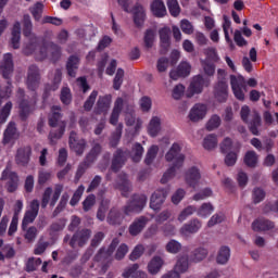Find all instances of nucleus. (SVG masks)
<instances>
[{
	"label": "nucleus",
	"instance_id": "obj_53",
	"mask_svg": "<svg viewBox=\"0 0 278 278\" xmlns=\"http://www.w3.org/2000/svg\"><path fill=\"white\" fill-rule=\"evenodd\" d=\"M143 42L147 49H151L153 47V42H155V30L153 29L146 30Z\"/></svg>",
	"mask_w": 278,
	"mask_h": 278
},
{
	"label": "nucleus",
	"instance_id": "obj_1",
	"mask_svg": "<svg viewBox=\"0 0 278 278\" xmlns=\"http://www.w3.org/2000/svg\"><path fill=\"white\" fill-rule=\"evenodd\" d=\"M62 118H64V114H62V108L60 105H53L48 117V125L49 127H52L48 139L52 147L58 144V140H60L66 131V121Z\"/></svg>",
	"mask_w": 278,
	"mask_h": 278
},
{
	"label": "nucleus",
	"instance_id": "obj_13",
	"mask_svg": "<svg viewBox=\"0 0 278 278\" xmlns=\"http://www.w3.org/2000/svg\"><path fill=\"white\" fill-rule=\"evenodd\" d=\"M31 160V147L24 146L17 149L15 154V164L17 166H23L24 168L29 166Z\"/></svg>",
	"mask_w": 278,
	"mask_h": 278
},
{
	"label": "nucleus",
	"instance_id": "obj_25",
	"mask_svg": "<svg viewBox=\"0 0 278 278\" xmlns=\"http://www.w3.org/2000/svg\"><path fill=\"white\" fill-rule=\"evenodd\" d=\"M161 53L164 55L170 49V28L164 27L159 30Z\"/></svg>",
	"mask_w": 278,
	"mask_h": 278
},
{
	"label": "nucleus",
	"instance_id": "obj_61",
	"mask_svg": "<svg viewBox=\"0 0 278 278\" xmlns=\"http://www.w3.org/2000/svg\"><path fill=\"white\" fill-rule=\"evenodd\" d=\"M122 136H123V124H118L111 137V147H116Z\"/></svg>",
	"mask_w": 278,
	"mask_h": 278
},
{
	"label": "nucleus",
	"instance_id": "obj_14",
	"mask_svg": "<svg viewBox=\"0 0 278 278\" xmlns=\"http://www.w3.org/2000/svg\"><path fill=\"white\" fill-rule=\"evenodd\" d=\"M129 157V151L125 150H117L112 160L111 169L113 173H118L123 166H125V162H127V159Z\"/></svg>",
	"mask_w": 278,
	"mask_h": 278
},
{
	"label": "nucleus",
	"instance_id": "obj_9",
	"mask_svg": "<svg viewBox=\"0 0 278 278\" xmlns=\"http://www.w3.org/2000/svg\"><path fill=\"white\" fill-rule=\"evenodd\" d=\"M147 205V195L135 194L131 200L123 207V212L126 216L130 214H139L141 210H144Z\"/></svg>",
	"mask_w": 278,
	"mask_h": 278
},
{
	"label": "nucleus",
	"instance_id": "obj_2",
	"mask_svg": "<svg viewBox=\"0 0 278 278\" xmlns=\"http://www.w3.org/2000/svg\"><path fill=\"white\" fill-rule=\"evenodd\" d=\"M166 162H174L173 166L169 167L163 177L161 178V184H168L173 177H175V174L181 166H184V162L186 160V156L181 154V147H179L178 143H174L169 151L165 154Z\"/></svg>",
	"mask_w": 278,
	"mask_h": 278
},
{
	"label": "nucleus",
	"instance_id": "obj_37",
	"mask_svg": "<svg viewBox=\"0 0 278 278\" xmlns=\"http://www.w3.org/2000/svg\"><path fill=\"white\" fill-rule=\"evenodd\" d=\"M23 232H24V239L28 244H31L36 242V238H38V228L36 226H30V227H22Z\"/></svg>",
	"mask_w": 278,
	"mask_h": 278
},
{
	"label": "nucleus",
	"instance_id": "obj_50",
	"mask_svg": "<svg viewBox=\"0 0 278 278\" xmlns=\"http://www.w3.org/2000/svg\"><path fill=\"white\" fill-rule=\"evenodd\" d=\"M212 212H214V205H212V203H203L199 210H197L198 216H201L202 218H206Z\"/></svg>",
	"mask_w": 278,
	"mask_h": 278
},
{
	"label": "nucleus",
	"instance_id": "obj_31",
	"mask_svg": "<svg viewBox=\"0 0 278 278\" xmlns=\"http://www.w3.org/2000/svg\"><path fill=\"white\" fill-rule=\"evenodd\" d=\"M123 220H125V215L118 208L113 207L110 210L106 217L109 225H123Z\"/></svg>",
	"mask_w": 278,
	"mask_h": 278
},
{
	"label": "nucleus",
	"instance_id": "obj_52",
	"mask_svg": "<svg viewBox=\"0 0 278 278\" xmlns=\"http://www.w3.org/2000/svg\"><path fill=\"white\" fill-rule=\"evenodd\" d=\"M100 154H101V144L94 143L90 152L86 156V159L88 160V162H91L92 164H94V162L97 161V157H99Z\"/></svg>",
	"mask_w": 278,
	"mask_h": 278
},
{
	"label": "nucleus",
	"instance_id": "obj_22",
	"mask_svg": "<svg viewBox=\"0 0 278 278\" xmlns=\"http://www.w3.org/2000/svg\"><path fill=\"white\" fill-rule=\"evenodd\" d=\"M148 223H149V218H147L146 216H140L136 218L128 228L130 236H138L142 233Z\"/></svg>",
	"mask_w": 278,
	"mask_h": 278
},
{
	"label": "nucleus",
	"instance_id": "obj_16",
	"mask_svg": "<svg viewBox=\"0 0 278 278\" xmlns=\"http://www.w3.org/2000/svg\"><path fill=\"white\" fill-rule=\"evenodd\" d=\"M185 181L190 188H197L201 181V169L197 166L190 167L185 174Z\"/></svg>",
	"mask_w": 278,
	"mask_h": 278
},
{
	"label": "nucleus",
	"instance_id": "obj_38",
	"mask_svg": "<svg viewBox=\"0 0 278 278\" xmlns=\"http://www.w3.org/2000/svg\"><path fill=\"white\" fill-rule=\"evenodd\" d=\"M77 68H79V58L72 55L67 60L66 70L70 77H75L77 75Z\"/></svg>",
	"mask_w": 278,
	"mask_h": 278
},
{
	"label": "nucleus",
	"instance_id": "obj_60",
	"mask_svg": "<svg viewBox=\"0 0 278 278\" xmlns=\"http://www.w3.org/2000/svg\"><path fill=\"white\" fill-rule=\"evenodd\" d=\"M143 253H144V245L137 244L132 250V252L130 253L129 260L131 262H136V260H140V257H142Z\"/></svg>",
	"mask_w": 278,
	"mask_h": 278
},
{
	"label": "nucleus",
	"instance_id": "obj_49",
	"mask_svg": "<svg viewBox=\"0 0 278 278\" xmlns=\"http://www.w3.org/2000/svg\"><path fill=\"white\" fill-rule=\"evenodd\" d=\"M207 257V249L198 248L192 252L191 260L192 262H203Z\"/></svg>",
	"mask_w": 278,
	"mask_h": 278
},
{
	"label": "nucleus",
	"instance_id": "obj_42",
	"mask_svg": "<svg viewBox=\"0 0 278 278\" xmlns=\"http://www.w3.org/2000/svg\"><path fill=\"white\" fill-rule=\"evenodd\" d=\"M144 153V148L140 143H135L132 146L130 157L132 162L138 163L142 160V155Z\"/></svg>",
	"mask_w": 278,
	"mask_h": 278
},
{
	"label": "nucleus",
	"instance_id": "obj_32",
	"mask_svg": "<svg viewBox=\"0 0 278 278\" xmlns=\"http://www.w3.org/2000/svg\"><path fill=\"white\" fill-rule=\"evenodd\" d=\"M140 268V265L132 264L131 266L127 267L124 273L122 274V277L124 278H147V273L144 271H138Z\"/></svg>",
	"mask_w": 278,
	"mask_h": 278
},
{
	"label": "nucleus",
	"instance_id": "obj_5",
	"mask_svg": "<svg viewBox=\"0 0 278 278\" xmlns=\"http://www.w3.org/2000/svg\"><path fill=\"white\" fill-rule=\"evenodd\" d=\"M35 58L39 62L47 60L49 58L51 62H59L62 58V47L58 46L54 42H48L45 46H41L39 49L35 50Z\"/></svg>",
	"mask_w": 278,
	"mask_h": 278
},
{
	"label": "nucleus",
	"instance_id": "obj_11",
	"mask_svg": "<svg viewBox=\"0 0 278 278\" xmlns=\"http://www.w3.org/2000/svg\"><path fill=\"white\" fill-rule=\"evenodd\" d=\"M218 83L215 86V98L219 103H225L227 97H229V86L227 85V79H225V71L218 70Z\"/></svg>",
	"mask_w": 278,
	"mask_h": 278
},
{
	"label": "nucleus",
	"instance_id": "obj_58",
	"mask_svg": "<svg viewBox=\"0 0 278 278\" xmlns=\"http://www.w3.org/2000/svg\"><path fill=\"white\" fill-rule=\"evenodd\" d=\"M125 77V71L123 68H118L113 80L114 90H121V86H123V78Z\"/></svg>",
	"mask_w": 278,
	"mask_h": 278
},
{
	"label": "nucleus",
	"instance_id": "obj_7",
	"mask_svg": "<svg viewBox=\"0 0 278 278\" xmlns=\"http://www.w3.org/2000/svg\"><path fill=\"white\" fill-rule=\"evenodd\" d=\"M90 236H92V230L90 229H80L77 230L73 237L70 235H66L63 239L64 244H70L72 249H83V247H86L88 244V241L90 240Z\"/></svg>",
	"mask_w": 278,
	"mask_h": 278
},
{
	"label": "nucleus",
	"instance_id": "obj_15",
	"mask_svg": "<svg viewBox=\"0 0 278 278\" xmlns=\"http://www.w3.org/2000/svg\"><path fill=\"white\" fill-rule=\"evenodd\" d=\"M27 86L29 90H36L40 86V70L36 65L28 67Z\"/></svg>",
	"mask_w": 278,
	"mask_h": 278
},
{
	"label": "nucleus",
	"instance_id": "obj_63",
	"mask_svg": "<svg viewBox=\"0 0 278 278\" xmlns=\"http://www.w3.org/2000/svg\"><path fill=\"white\" fill-rule=\"evenodd\" d=\"M207 62H218L220 58L218 56V52H216L215 48H207L204 50Z\"/></svg>",
	"mask_w": 278,
	"mask_h": 278
},
{
	"label": "nucleus",
	"instance_id": "obj_27",
	"mask_svg": "<svg viewBox=\"0 0 278 278\" xmlns=\"http://www.w3.org/2000/svg\"><path fill=\"white\" fill-rule=\"evenodd\" d=\"M115 188H117V190H121L123 197H129V192H131V182H129V180L127 179V175H118Z\"/></svg>",
	"mask_w": 278,
	"mask_h": 278
},
{
	"label": "nucleus",
	"instance_id": "obj_41",
	"mask_svg": "<svg viewBox=\"0 0 278 278\" xmlns=\"http://www.w3.org/2000/svg\"><path fill=\"white\" fill-rule=\"evenodd\" d=\"M188 268H189L188 256L184 255L177 260L173 271L178 273V275H180V274L187 273Z\"/></svg>",
	"mask_w": 278,
	"mask_h": 278
},
{
	"label": "nucleus",
	"instance_id": "obj_56",
	"mask_svg": "<svg viewBox=\"0 0 278 278\" xmlns=\"http://www.w3.org/2000/svg\"><path fill=\"white\" fill-rule=\"evenodd\" d=\"M220 116L213 115L206 123L207 131H214V129H218V127H220Z\"/></svg>",
	"mask_w": 278,
	"mask_h": 278
},
{
	"label": "nucleus",
	"instance_id": "obj_34",
	"mask_svg": "<svg viewBox=\"0 0 278 278\" xmlns=\"http://www.w3.org/2000/svg\"><path fill=\"white\" fill-rule=\"evenodd\" d=\"M11 47L13 49L21 48V22H15L11 33Z\"/></svg>",
	"mask_w": 278,
	"mask_h": 278
},
{
	"label": "nucleus",
	"instance_id": "obj_62",
	"mask_svg": "<svg viewBox=\"0 0 278 278\" xmlns=\"http://www.w3.org/2000/svg\"><path fill=\"white\" fill-rule=\"evenodd\" d=\"M61 101L64 105H71V101H73V96L71 94V89L68 87L62 88Z\"/></svg>",
	"mask_w": 278,
	"mask_h": 278
},
{
	"label": "nucleus",
	"instance_id": "obj_55",
	"mask_svg": "<svg viewBox=\"0 0 278 278\" xmlns=\"http://www.w3.org/2000/svg\"><path fill=\"white\" fill-rule=\"evenodd\" d=\"M194 212H197V206L194 205H189L186 208H184L178 215L179 223H184V220H186L188 216H192Z\"/></svg>",
	"mask_w": 278,
	"mask_h": 278
},
{
	"label": "nucleus",
	"instance_id": "obj_45",
	"mask_svg": "<svg viewBox=\"0 0 278 278\" xmlns=\"http://www.w3.org/2000/svg\"><path fill=\"white\" fill-rule=\"evenodd\" d=\"M159 151H160V148L157 146H152L148 150L144 159V164H147V166H151V164H153L155 157H157Z\"/></svg>",
	"mask_w": 278,
	"mask_h": 278
},
{
	"label": "nucleus",
	"instance_id": "obj_21",
	"mask_svg": "<svg viewBox=\"0 0 278 278\" xmlns=\"http://www.w3.org/2000/svg\"><path fill=\"white\" fill-rule=\"evenodd\" d=\"M18 130L16 129V124L14 122H10L7 129L3 134V144H14L16 140H18Z\"/></svg>",
	"mask_w": 278,
	"mask_h": 278
},
{
	"label": "nucleus",
	"instance_id": "obj_57",
	"mask_svg": "<svg viewBox=\"0 0 278 278\" xmlns=\"http://www.w3.org/2000/svg\"><path fill=\"white\" fill-rule=\"evenodd\" d=\"M97 203V197L94 194H89L83 202L84 212H90Z\"/></svg>",
	"mask_w": 278,
	"mask_h": 278
},
{
	"label": "nucleus",
	"instance_id": "obj_18",
	"mask_svg": "<svg viewBox=\"0 0 278 278\" xmlns=\"http://www.w3.org/2000/svg\"><path fill=\"white\" fill-rule=\"evenodd\" d=\"M166 197H168V191L161 189L156 190L150 200L151 210L157 211L162 210V205H164V201H166Z\"/></svg>",
	"mask_w": 278,
	"mask_h": 278
},
{
	"label": "nucleus",
	"instance_id": "obj_19",
	"mask_svg": "<svg viewBox=\"0 0 278 278\" xmlns=\"http://www.w3.org/2000/svg\"><path fill=\"white\" fill-rule=\"evenodd\" d=\"M205 86H210V81L203 79V76L201 75L194 76L190 83L189 90L191 93H189L188 97H192V94H201Z\"/></svg>",
	"mask_w": 278,
	"mask_h": 278
},
{
	"label": "nucleus",
	"instance_id": "obj_28",
	"mask_svg": "<svg viewBox=\"0 0 278 278\" xmlns=\"http://www.w3.org/2000/svg\"><path fill=\"white\" fill-rule=\"evenodd\" d=\"M110 105H112V96L99 97L97 106L94 109L96 114H108Z\"/></svg>",
	"mask_w": 278,
	"mask_h": 278
},
{
	"label": "nucleus",
	"instance_id": "obj_59",
	"mask_svg": "<svg viewBox=\"0 0 278 278\" xmlns=\"http://www.w3.org/2000/svg\"><path fill=\"white\" fill-rule=\"evenodd\" d=\"M167 8L174 17H177V15L181 13V8H179L177 0H167Z\"/></svg>",
	"mask_w": 278,
	"mask_h": 278
},
{
	"label": "nucleus",
	"instance_id": "obj_4",
	"mask_svg": "<svg viewBox=\"0 0 278 278\" xmlns=\"http://www.w3.org/2000/svg\"><path fill=\"white\" fill-rule=\"evenodd\" d=\"M241 121L248 125L253 136H260V127H262V117L257 111H251L248 105H243L240 111Z\"/></svg>",
	"mask_w": 278,
	"mask_h": 278
},
{
	"label": "nucleus",
	"instance_id": "obj_23",
	"mask_svg": "<svg viewBox=\"0 0 278 278\" xmlns=\"http://www.w3.org/2000/svg\"><path fill=\"white\" fill-rule=\"evenodd\" d=\"M111 257L112 254L105 249H100L94 256V262L102 264L101 271L103 274L108 273L109 264L112 262Z\"/></svg>",
	"mask_w": 278,
	"mask_h": 278
},
{
	"label": "nucleus",
	"instance_id": "obj_46",
	"mask_svg": "<svg viewBox=\"0 0 278 278\" xmlns=\"http://www.w3.org/2000/svg\"><path fill=\"white\" fill-rule=\"evenodd\" d=\"M90 166H92V162L88 161V159H85V161L78 165L75 176L76 181H79V178L84 177L86 170L89 169Z\"/></svg>",
	"mask_w": 278,
	"mask_h": 278
},
{
	"label": "nucleus",
	"instance_id": "obj_24",
	"mask_svg": "<svg viewBox=\"0 0 278 278\" xmlns=\"http://www.w3.org/2000/svg\"><path fill=\"white\" fill-rule=\"evenodd\" d=\"M203 227V223L199 218H193L180 228L182 236H190V233H197Z\"/></svg>",
	"mask_w": 278,
	"mask_h": 278
},
{
	"label": "nucleus",
	"instance_id": "obj_20",
	"mask_svg": "<svg viewBox=\"0 0 278 278\" xmlns=\"http://www.w3.org/2000/svg\"><path fill=\"white\" fill-rule=\"evenodd\" d=\"M207 115V106L205 104H194L193 108L189 112V119L192 123H199V121H203Z\"/></svg>",
	"mask_w": 278,
	"mask_h": 278
},
{
	"label": "nucleus",
	"instance_id": "obj_30",
	"mask_svg": "<svg viewBox=\"0 0 278 278\" xmlns=\"http://www.w3.org/2000/svg\"><path fill=\"white\" fill-rule=\"evenodd\" d=\"M148 134L151 138H155L160 131H162V119L157 116H154L150 119L148 124Z\"/></svg>",
	"mask_w": 278,
	"mask_h": 278
},
{
	"label": "nucleus",
	"instance_id": "obj_48",
	"mask_svg": "<svg viewBox=\"0 0 278 278\" xmlns=\"http://www.w3.org/2000/svg\"><path fill=\"white\" fill-rule=\"evenodd\" d=\"M165 251H167V253L177 255V253H179V251H181V243H179V241H177L175 239H172L165 245Z\"/></svg>",
	"mask_w": 278,
	"mask_h": 278
},
{
	"label": "nucleus",
	"instance_id": "obj_12",
	"mask_svg": "<svg viewBox=\"0 0 278 278\" xmlns=\"http://www.w3.org/2000/svg\"><path fill=\"white\" fill-rule=\"evenodd\" d=\"M2 181H7L5 188L8 192H16L18 189V174L10 169H4L1 176Z\"/></svg>",
	"mask_w": 278,
	"mask_h": 278
},
{
	"label": "nucleus",
	"instance_id": "obj_64",
	"mask_svg": "<svg viewBox=\"0 0 278 278\" xmlns=\"http://www.w3.org/2000/svg\"><path fill=\"white\" fill-rule=\"evenodd\" d=\"M37 217L38 215L36 213L26 211L22 222V227H28L29 225H31V223H34V220H36Z\"/></svg>",
	"mask_w": 278,
	"mask_h": 278
},
{
	"label": "nucleus",
	"instance_id": "obj_51",
	"mask_svg": "<svg viewBox=\"0 0 278 278\" xmlns=\"http://www.w3.org/2000/svg\"><path fill=\"white\" fill-rule=\"evenodd\" d=\"M45 9V4L42 2H37L34 7L29 9L30 14L35 21H40L42 18V10Z\"/></svg>",
	"mask_w": 278,
	"mask_h": 278
},
{
	"label": "nucleus",
	"instance_id": "obj_8",
	"mask_svg": "<svg viewBox=\"0 0 278 278\" xmlns=\"http://www.w3.org/2000/svg\"><path fill=\"white\" fill-rule=\"evenodd\" d=\"M64 190L63 185H55L54 189L48 187L43 191L42 199H41V207L45 210L50 203V207H55V203L60 199L62 191Z\"/></svg>",
	"mask_w": 278,
	"mask_h": 278
},
{
	"label": "nucleus",
	"instance_id": "obj_35",
	"mask_svg": "<svg viewBox=\"0 0 278 278\" xmlns=\"http://www.w3.org/2000/svg\"><path fill=\"white\" fill-rule=\"evenodd\" d=\"M162 266H164V260L160 256H154L148 264V273L157 275L162 270Z\"/></svg>",
	"mask_w": 278,
	"mask_h": 278
},
{
	"label": "nucleus",
	"instance_id": "obj_3",
	"mask_svg": "<svg viewBox=\"0 0 278 278\" xmlns=\"http://www.w3.org/2000/svg\"><path fill=\"white\" fill-rule=\"evenodd\" d=\"M34 24L31 23V17L29 15H24L23 17V35L25 38H28V41L26 42L23 51L25 55H31L33 53H36V50L38 47H40V40L34 34Z\"/></svg>",
	"mask_w": 278,
	"mask_h": 278
},
{
	"label": "nucleus",
	"instance_id": "obj_6",
	"mask_svg": "<svg viewBox=\"0 0 278 278\" xmlns=\"http://www.w3.org/2000/svg\"><path fill=\"white\" fill-rule=\"evenodd\" d=\"M0 73L3 77V79H7V91L3 97H10L12 94V83L10 79H12V75L14 73V60L12 59V53H5L0 61Z\"/></svg>",
	"mask_w": 278,
	"mask_h": 278
},
{
	"label": "nucleus",
	"instance_id": "obj_26",
	"mask_svg": "<svg viewBox=\"0 0 278 278\" xmlns=\"http://www.w3.org/2000/svg\"><path fill=\"white\" fill-rule=\"evenodd\" d=\"M70 147L73 149V151H75L77 155H83L86 149V140H77V132L72 131L70 134Z\"/></svg>",
	"mask_w": 278,
	"mask_h": 278
},
{
	"label": "nucleus",
	"instance_id": "obj_36",
	"mask_svg": "<svg viewBox=\"0 0 278 278\" xmlns=\"http://www.w3.org/2000/svg\"><path fill=\"white\" fill-rule=\"evenodd\" d=\"M151 10L154 16H156L157 18L166 16V5L162 0H154L151 3Z\"/></svg>",
	"mask_w": 278,
	"mask_h": 278
},
{
	"label": "nucleus",
	"instance_id": "obj_10",
	"mask_svg": "<svg viewBox=\"0 0 278 278\" xmlns=\"http://www.w3.org/2000/svg\"><path fill=\"white\" fill-rule=\"evenodd\" d=\"M230 86L236 99H238V101H244V94L248 92L244 77L230 75Z\"/></svg>",
	"mask_w": 278,
	"mask_h": 278
},
{
	"label": "nucleus",
	"instance_id": "obj_40",
	"mask_svg": "<svg viewBox=\"0 0 278 278\" xmlns=\"http://www.w3.org/2000/svg\"><path fill=\"white\" fill-rule=\"evenodd\" d=\"M229 257H231V250H229V247L223 245L217 253L216 262L217 264H227L229 262Z\"/></svg>",
	"mask_w": 278,
	"mask_h": 278
},
{
	"label": "nucleus",
	"instance_id": "obj_29",
	"mask_svg": "<svg viewBox=\"0 0 278 278\" xmlns=\"http://www.w3.org/2000/svg\"><path fill=\"white\" fill-rule=\"evenodd\" d=\"M253 231H270L275 229V223L266 218H258L252 223Z\"/></svg>",
	"mask_w": 278,
	"mask_h": 278
},
{
	"label": "nucleus",
	"instance_id": "obj_33",
	"mask_svg": "<svg viewBox=\"0 0 278 278\" xmlns=\"http://www.w3.org/2000/svg\"><path fill=\"white\" fill-rule=\"evenodd\" d=\"M36 108V101L31 100H22V102L20 103V116L21 118H23V121H25V118H27V116H29V113L35 110Z\"/></svg>",
	"mask_w": 278,
	"mask_h": 278
},
{
	"label": "nucleus",
	"instance_id": "obj_47",
	"mask_svg": "<svg viewBox=\"0 0 278 278\" xmlns=\"http://www.w3.org/2000/svg\"><path fill=\"white\" fill-rule=\"evenodd\" d=\"M49 249V241H45V238H40L34 248V255H42L45 251Z\"/></svg>",
	"mask_w": 278,
	"mask_h": 278
},
{
	"label": "nucleus",
	"instance_id": "obj_44",
	"mask_svg": "<svg viewBox=\"0 0 278 278\" xmlns=\"http://www.w3.org/2000/svg\"><path fill=\"white\" fill-rule=\"evenodd\" d=\"M257 153L255 151H248L244 155V164L249 166V168H255L257 166Z\"/></svg>",
	"mask_w": 278,
	"mask_h": 278
},
{
	"label": "nucleus",
	"instance_id": "obj_17",
	"mask_svg": "<svg viewBox=\"0 0 278 278\" xmlns=\"http://www.w3.org/2000/svg\"><path fill=\"white\" fill-rule=\"evenodd\" d=\"M192 71V65L190 63L184 61L181 62L176 70H172L169 72L170 79H174V81H177V79L181 77H188Z\"/></svg>",
	"mask_w": 278,
	"mask_h": 278
},
{
	"label": "nucleus",
	"instance_id": "obj_39",
	"mask_svg": "<svg viewBox=\"0 0 278 278\" xmlns=\"http://www.w3.org/2000/svg\"><path fill=\"white\" fill-rule=\"evenodd\" d=\"M146 16H147V13L144 12V7L137 4L135 7V13H134L135 25L137 27H142Z\"/></svg>",
	"mask_w": 278,
	"mask_h": 278
},
{
	"label": "nucleus",
	"instance_id": "obj_54",
	"mask_svg": "<svg viewBox=\"0 0 278 278\" xmlns=\"http://www.w3.org/2000/svg\"><path fill=\"white\" fill-rule=\"evenodd\" d=\"M42 264L41 258L30 257L28 258L26 263V271L27 273H34V270H38V266Z\"/></svg>",
	"mask_w": 278,
	"mask_h": 278
},
{
	"label": "nucleus",
	"instance_id": "obj_43",
	"mask_svg": "<svg viewBox=\"0 0 278 278\" xmlns=\"http://www.w3.org/2000/svg\"><path fill=\"white\" fill-rule=\"evenodd\" d=\"M218 147V138H216V135H208L203 140V148L206 151H212L213 149H216Z\"/></svg>",
	"mask_w": 278,
	"mask_h": 278
}]
</instances>
